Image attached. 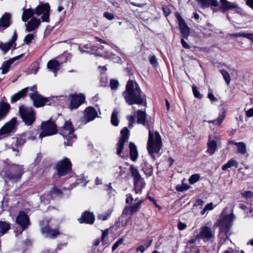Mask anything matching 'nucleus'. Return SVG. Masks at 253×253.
I'll use <instances>...</instances> for the list:
<instances>
[{"label":"nucleus","mask_w":253,"mask_h":253,"mask_svg":"<svg viewBox=\"0 0 253 253\" xmlns=\"http://www.w3.org/2000/svg\"><path fill=\"white\" fill-rule=\"evenodd\" d=\"M246 114L248 117H252L253 116V108H250L246 111Z\"/></svg>","instance_id":"obj_62"},{"label":"nucleus","mask_w":253,"mask_h":253,"mask_svg":"<svg viewBox=\"0 0 253 253\" xmlns=\"http://www.w3.org/2000/svg\"><path fill=\"white\" fill-rule=\"evenodd\" d=\"M146 116L145 111L139 110L137 111V123L143 125L149 129L147 149L148 152L152 155L153 153H157L160 151L162 143L159 133L156 131L154 134L150 130L149 125L146 122Z\"/></svg>","instance_id":"obj_2"},{"label":"nucleus","mask_w":253,"mask_h":253,"mask_svg":"<svg viewBox=\"0 0 253 253\" xmlns=\"http://www.w3.org/2000/svg\"><path fill=\"white\" fill-rule=\"evenodd\" d=\"M23 172V167L22 166H13L7 170H2L0 174L5 182L8 180L16 182L20 179Z\"/></svg>","instance_id":"obj_3"},{"label":"nucleus","mask_w":253,"mask_h":253,"mask_svg":"<svg viewBox=\"0 0 253 253\" xmlns=\"http://www.w3.org/2000/svg\"><path fill=\"white\" fill-rule=\"evenodd\" d=\"M220 72L222 75L227 84L229 85L231 81V77L229 74L225 70H221Z\"/></svg>","instance_id":"obj_41"},{"label":"nucleus","mask_w":253,"mask_h":253,"mask_svg":"<svg viewBox=\"0 0 253 253\" xmlns=\"http://www.w3.org/2000/svg\"><path fill=\"white\" fill-rule=\"evenodd\" d=\"M187 225L185 223L179 221L178 224V229L180 230H184L186 228Z\"/></svg>","instance_id":"obj_61"},{"label":"nucleus","mask_w":253,"mask_h":253,"mask_svg":"<svg viewBox=\"0 0 253 253\" xmlns=\"http://www.w3.org/2000/svg\"><path fill=\"white\" fill-rule=\"evenodd\" d=\"M126 203L127 204H130L133 200V198L131 194H127Z\"/></svg>","instance_id":"obj_58"},{"label":"nucleus","mask_w":253,"mask_h":253,"mask_svg":"<svg viewBox=\"0 0 253 253\" xmlns=\"http://www.w3.org/2000/svg\"><path fill=\"white\" fill-rule=\"evenodd\" d=\"M149 61L153 66L156 67L158 65L157 59L154 55H152L150 57Z\"/></svg>","instance_id":"obj_54"},{"label":"nucleus","mask_w":253,"mask_h":253,"mask_svg":"<svg viewBox=\"0 0 253 253\" xmlns=\"http://www.w3.org/2000/svg\"><path fill=\"white\" fill-rule=\"evenodd\" d=\"M16 119L13 118L9 122L7 123L0 129V136L12 132L16 127Z\"/></svg>","instance_id":"obj_19"},{"label":"nucleus","mask_w":253,"mask_h":253,"mask_svg":"<svg viewBox=\"0 0 253 253\" xmlns=\"http://www.w3.org/2000/svg\"><path fill=\"white\" fill-rule=\"evenodd\" d=\"M12 45V44L10 42L7 43H3L0 42V49L4 52H7Z\"/></svg>","instance_id":"obj_42"},{"label":"nucleus","mask_w":253,"mask_h":253,"mask_svg":"<svg viewBox=\"0 0 253 253\" xmlns=\"http://www.w3.org/2000/svg\"><path fill=\"white\" fill-rule=\"evenodd\" d=\"M196 1L202 8L218 5V2L216 0H196Z\"/></svg>","instance_id":"obj_28"},{"label":"nucleus","mask_w":253,"mask_h":253,"mask_svg":"<svg viewBox=\"0 0 253 253\" xmlns=\"http://www.w3.org/2000/svg\"><path fill=\"white\" fill-rule=\"evenodd\" d=\"M49 10L50 6L48 3H40L37 6L35 9V12L37 15H40L42 14L41 18L43 22H49Z\"/></svg>","instance_id":"obj_12"},{"label":"nucleus","mask_w":253,"mask_h":253,"mask_svg":"<svg viewBox=\"0 0 253 253\" xmlns=\"http://www.w3.org/2000/svg\"><path fill=\"white\" fill-rule=\"evenodd\" d=\"M193 92L194 96L196 98L201 99L202 98V95L200 93L199 91L197 90L196 86H192Z\"/></svg>","instance_id":"obj_51"},{"label":"nucleus","mask_w":253,"mask_h":253,"mask_svg":"<svg viewBox=\"0 0 253 253\" xmlns=\"http://www.w3.org/2000/svg\"><path fill=\"white\" fill-rule=\"evenodd\" d=\"M163 10L166 16H168L171 13L170 9L167 6H164L163 7Z\"/></svg>","instance_id":"obj_57"},{"label":"nucleus","mask_w":253,"mask_h":253,"mask_svg":"<svg viewBox=\"0 0 253 253\" xmlns=\"http://www.w3.org/2000/svg\"><path fill=\"white\" fill-rule=\"evenodd\" d=\"M221 3L220 8L223 11L228 10L232 8H237L238 5L235 3L227 1V0H220Z\"/></svg>","instance_id":"obj_27"},{"label":"nucleus","mask_w":253,"mask_h":253,"mask_svg":"<svg viewBox=\"0 0 253 253\" xmlns=\"http://www.w3.org/2000/svg\"><path fill=\"white\" fill-rule=\"evenodd\" d=\"M110 84L111 88L113 90L117 89L119 86V82L115 80H111Z\"/></svg>","instance_id":"obj_49"},{"label":"nucleus","mask_w":253,"mask_h":253,"mask_svg":"<svg viewBox=\"0 0 253 253\" xmlns=\"http://www.w3.org/2000/svg\"><path fill=\"white\" fill-rule=\"evenodd\" d=\"M52 195L55 196H60L62 195V191L57 188L56 187H53L51 190Z\"/></svg>","instance_id":"obj_46"},{"label":"nucleus","mask_w":253,"mask_h":253,"mask_svg":"<svg viewBox=\"0 0 253 253\" xmlns=\"http://www.w3.org/2000/svg\"><path fill=\"white\" fill-rule=\"evenodd\" d=\"M34 38V35L33 34H29L25 36L24 42L28 44L31 42Z\"/></svg>","instance_id":"obj_48"},{"label":"nucleus","mask_w":253,"mask_h":253,"mask_svg":"<svg viewBox=\"0 0 253 253\" xmlns=\"http://www.w3.org/2000/svg\"><path fill=\"white\" fill-rule=\"evenodd\" d=\"M23 54H21L20 55L17 56L15 57H13L12 59L8 61H6L3 62L1 67L0 68V70H1V73L2 74H6L9 70V67L10 65L16 60L19 59L23 56Z\"/></svg>","instance_id":"obj_24"},{"label":"nucleus","mask_w":253,"mask_h":253,"mask_svg":"<svg viewBox=\"0 0 253 253\" xmlns=\"http://www.w3.org/2000/svg\"><path fill=\"white\" fill-rule=\"evenodd\" d=\"M119 111L117 109H115L112 112L111 115V123L114 126H117L119 125V120L118 115Z\"/></svg>","instance_id":"obj_37"},{"label":"nucleus","mask_w":253,"mask_h":253,"mask_svg":"<svg viewBox=\"0 0 253 253\" xmlns=\"http://www.w3.org/2000/svg\"><path fill=\"white\" fill-rule=\"evenodd\" d=\"M225 117V112L224 110H223L221 112H220L219 114V116L216 120H212L210 121V123H213L214 125H219L222 122L223 119Z\"/></svg>","instance_id":"obj_36"},{"label":"nucleus","mask_w":253,"mask_h":253,"mask_svg":"<svg viewBox=\"0 0 253 253\" xmlns=\"http://www.w3.org/2000/svg\"><path fill=\"white\" fill-rule=\"evenodd\" d=\"M11 19V14L5 12L0 19V28L3 29L8 27L10 25V20Z\"/></svg>","instance_id":"obj_25"},{"label":"nucleus","mask_w":253,"mask_h":253,"mask_svg":"<svg viewBox=\"0 0 253 253\" xmlns=\"http://www.w3.org/2000/svg\"><path fill=\"white\" fill-rule=\"evenodd\" d=\"M181 43L182 46L186 49H189L190 46V45L186 42L183 39H181Z\"/></svg>","instance_id":"obj_60"},{"label":"nucleus","mask_w":253,"mask_h":253,"mask_svg":"<svg viewBox=\"0 0 253 253\" xmlns=\"http://www.w3.org/2000/svg\"><path fill=\"white\" fill-rule=\"evenodd\" d=\"M37 134V131L34 129L26 132L24 135L28 140H34L36 138Z\"/></svg>","instance_id":"obj_39"},{"label":"nucleus","mask_w":253,"mask_h":253,"mask_svg":"<svg viewBox=\"0 0 253 253\" xmlns=\"http://www.w3.org/2000/svg\"><path fill=\"white\" fill-rule=\"evenodd\" d=\"M29 87H26L22 89L18 92L15 93L11 97V102L14 103L19 100L22 97H24L25 94L28 92Z\"/></svg>","instance_id":"obj_29"},{"label":"nucleus","mask_w":253,"mask_h":253,"mask_svg":"<svg viewBox=\"0 0 253 253\" xmlns=\"http://www.w3.org/2000/svg\"><path fill=\"white\" fill-rule=\"evenodd\" d=\"M133 184L134 190L136 194L141 193L142 189L145 186V181L142 177L133 181Z\"/></svg>","instance_id":"obj_26"},{"label":"nucleus","mask_w":253,"mask_h":253,"mask_svg":"<svg viewBox=\"0 0 253 253\" xmlns=\"http://www.w3.org/2000/svg\"><path fill=\"white\" fill-rule=\"evenodd\" d=\"M40 226L42 233L47 238H53L60 234L57 229L51 228L53 226L52 221L48 218H45L41 221Z\"/></svg>","instance_id":"obj_7"},{"label":"nucleus","mask_w":253,"mask_h":253,"mask_svg":"<svg viewBox=\"0 0 253 253\" xmlns=\"http://www.w3.org/2000/svg\"><path fill=\"white\" fill-rule=\"evenodd\" d=\"M10 228L9 224L4 221H0V233L3 235Z\"/></svg>","instance_id":"obj_38"},{"label":"nucleus","mask_w":253,"mask_h":253,"mask_svg":"<svg viewBox=\"0 0 253 253\" xmlns=\"http://www.w3.org/2000/svg\"><path fill=\"white\" fill-rule=\"evenodd\" d=\"M180 32L183 38L187 39L189 35V28L185 23L184 20L181 17L178 18Z\"/></svg>","instance_id":"obj_23"},{"label":"nucleus","mask_w":253,"mask_h":253,"mask_svg":"<svg viewBox=\"0 0 253 253\" xmlns=\"http://www.w3.org/2000/svg\"><path fill=\"white\" fill-rule=\"evenodd\" d=\"M19 112L25 124L30 126L35 121V113L32 108L20 106Z\"/></svg>","instance_id":"obj_9"},{"label":"nucleus","mask_w":253,"mask_h":253,"mask_svg":"<svg viewBox=\"0 0 253 253\" xmlns=\"http://www.w3.org/2000/svg\"><path fill=\"white\" fill-rule=\"evenodd\" d=\"M108 229H106L105 230L102 231V236H101V240L102 242H104V241L105 240L106 237L108 236Z\"/></svg>","instance_id":"obj_59"},{"label":"nucleus","mask_w":253,"mask_h":253,"mask_svg":"<svg viewBox=\"0 0 253 253\" xmlns=\"http://www.w3.org/2000/svg\"><path fill=\"white\" fill-rule=\"evenodd\" d=\"M243 196L247 199H250L253 197V192L251 191H245L243 193Z\"/></svg>","instance_id":"obj_56"},{"label":"nucleus","mask_w":253,"mask_h":253,"mask_svg":"<svg viewBox=\"0 0 253 253\" xmlns=\"http://www.w3.org/2000/svg\"><path fill=\"white\" fill-rule=\"evenodd\" d=\"M237 163L236 161L231 159L226 164L224 165L222 167V169L223 170H225L227 169L231 168L232 167H233L234 166H237Z\"/></svg>","instance_id":"obj_40"},{"label":"nucleus","mask_w":253,"mask_h":253,"mask_svg":"<svg viewBox=\"0 0 253 253\" xmlns=\"http://www.w3.org/2000/svg\"><path fill=\"white\" fill-rule=\"evenodd\" d=\"M123 239L121 238L118 240L116 242H115L112 247V251H114L115 250H116L120 245L123 244Z\"/></svg>","instance_id":"obj_53"},{"label":"nucleus","mask_w":253,"mask_h":253,"mask_svg":"<svg viewBox=\"0 0 253 253\" xmlns=\"http://www.w3.org/2000/svg\"><path fill=\"white\" fill-rule=\"evenodd\" d=\"M85 100V96L81 94L74 95L72 96L69 108L71 110L78 108Z\"/></svg>","instance_id":"obj_18"},{"label":"nucleus","mask_w":253,"mask_h":253,"mask_svg":"<svg viewBox=\"0 0 253 253\" xmlns=\"http://www.w3.org/2000/svg\"><path fill=\"white\" fill-rule=\"evenodd\" d=\"M123 96L128 105H146V96L135 81L130 80L128 81L126 89L123 93Z\"/></svg>","instance_id":"obj_1"},{"label":"nucleus","mask_w":253,"mask_h":253,"mask_svg":"<svg viewBox=\"0 0 253 253\" xmlns=\"http://www.w3.org/2000/svg\"><path fill=\"white\" fill-rule=\"evenodd\" d=\"M26 142V140L22 137H12L5 144L6 149H11L16 152L15 156L18 155V152L23 145Z\"/></svg>","instance_id":"obj_10"},{"label":"nucleus","mask_w":253,"mask_h":253,"mask_svg":"<svg viewBox=\"0 0 253 253\" xmlns=\"http://www.w3.org/2000/svg\"><path fill=\"white\" fill-rule=\"evenodd\" d=\"M143 199H139L137 198L135 199V203L131 206H126L123 211V215H129L132 216L134 213L137 212L140 209L141 204L143 203Z\"/></svg>","instance_id":"obj_13"},{"label":"nucleus","mask_w":253,"mask_h":253,"mask_svg":"<svg viewBox=\"0 0 253 253\" xmlns=\"http://www.w3.org/2000/svg\"><path fill=\"white\" fill-rule=\"evenodd\" d=\"M224 253H244L243 251H239V250L237 251V250H232L231 252L229 251H225Z\"/></svg>","instance_id":"obj_64"},{"label":"nucleus","mask_w":253,"mask_h":253,"mask_svg":"<svg viewBox=\"0 0 253 253\" xmlns=\"http://www.w3.org/2000/svg\"><path fill=\"white\" fill-rule=\"evenodd\" d=\"M69 55L67 53H64L58 57V59H60L59 60L53 59L47 62V68L53 72L55 77L57 75L60 65L67 61V57Z\"/></svg>","instance_id":"obj_8"},{"label":"nucleus","mask_w":253,"mask_h":253,"mask_svg":"<svg viewBox=\"0 0 253 253\" xmlns=\"http://www.w3.org/2000/svg\"><path fill=\"white\" fill-rule=\"evenodd\" d=\"M142 169L147 177L151 176L153 172V169L151 166L145 164L143 167Z\"/></svg>","instance_id":"obj_43"},{"label":"nucleus","mask_w":253,"mask_h":253,"mask_svg":"<svg viewBox=\"0 0 253 253\" xmlns=\"http://www.w3.org/2000/svg\"><path fill=\"white\" fill-rule=\"evenodd\" d=\"M95 109L92 107H87L84 111L85 123L93 120L97 116Z\"/></svg>","instance_id":"obj_20"},{"label":"nucleus","mask_w":253,"mask_h":253,"mask_svg":"<svg viewBox=\"0 0 253 253\" xmlns=\"http://www.w3.org/2000/svg\"><path fill=\"white\" fill-rule=\"evenodd\" d=\"M23 13L22 15V20L24 22H26L29 20L30 18L32 17L35 13L31 8H23Z\"/></svg>","instance_id":"obj_30"},{"label":"nucleus","mask_w":253,"mask_h":253,"mask_svg":"<svg viewBox=\"0 0 253 253\" xmlns=\"http://www.w3.org/2000/svg\"><path fill=\"white\" fill-rule=\"evenodd\" d=\"M236 37L243 36L252 41H253V34L250 33H243L242 34H236L234 35Z\"/></svg>","instance_id":"obj_47"},{"label":"nucleus","mask_w":253,"mask_h":253,"mask_svg":"<svg viewBox=\"0 0 253 253\" xmlns=\"http://www.w3.org/2000/svg\"><path fill=\"white\" fill-rule=\"evenodd\" d=\"M200 176L198 174H195L192 175L189 179V182L190 184H194L199 181Z\"/></svg>","instance_id":"obj_45"},{"label":"nucleus","mask_w":253,"mask_h":253,"mask_svg":"<svg viewBox=\"0 0 253 253\" xmlns=\"http://www.w3.org/2000/svg\"><path fill=\"white\" fill-rule=\"evenodd\" d=\"M106 57L107 58L112 59L114 62H118L121 60V58L119 56H117L115 54L112 53L106 55Z\"/></svg>","instance_id":"obj_50"},{"label":"nucleus","mask_w":253,"mask_h":253,"mask_svg":"<svg viewBox=\"0 0 253 253\" xmlns=\"http://www.w3.org/2000/svg\"><path fill=\"white\" fill-rule=\"evenodd\" d=\"M121 137L117 144V153L121 156L124 149V144L128 141L129 136V131L126 127H124L121 131Z\"/></svg>","instance_id":"obj_14"},{"label":"nucleus","mask_w":253,"mask_h":253,"mask_svg":"<svg viewBox=\"0 0 253 253\" xmlns=\"http://www.w3.org/2000/svg\"><path fill=\"white\" fill-rule=\"evenodd\" d=\"M71 167L72 164L67 158L59 161L56 166L58 175L60 177L65 175L71 170Z\"/></svg>","instance_id":"obj_11"},{"label":"nucleus","mask_w":253,"mask_h":253,"mask_svg":"<svg viewBox=\"0 0 253 253\" xmlns=\"http://www.w3.org/2000/svg\"><path fill=\"white\" fill-rule=\"evenodd\" d=\"M103 16L109 20H112L115 18V16L112 13L106 11L103 13Z\"/></svg>","instance_id":"obj_52"},{"label":"nucleus","mask_w":253,"mask_h":253,"mask_svg":"<svg viewBox=\"0 0 253 253\" xmlns=\"http://www.w3.org/2000/svg\"><path fill=\"white\" fill-rule=\"evenodd\" d=\"M217 149L216 142L214 140H211V137H209V141L208 143V149L207 152L210 155H212Z\"/></svg>","instance_id":"obj_32"},{"label":"nucleus","mask_w":253,"mask_h":253,"mask_svg":"<svg viewBox=\"0 0 253 253\" xmlns=\"http://www.w3.org/2000/svg\"><path fill=\"white\" fill-rule=\"evenodd\" d=\"M94 215L92 213L88 211H85L78 220L80 223L84 222L87 224H92L94 223Z\"/></svg>","instance_id":"obj_21"},{"label":"nucleus","mask_w":253,"mask_h":253,"mask_svg":"<svg viewBox=\"0 0 253 253\" xmlns=\"http://www.w3.org/2000/svg\"><path fill=\"white\" fill-rule=\"evenodd\" d=\"M10 108V105L9 104L1 102L0 103V121L3 119L6 114Z\"/></svg>","instance_id":"obj_31"},{"label":"nucleus","mask_w":253,"mask_h":253,"mask_svg":"<svg viewBox=\"0 0 253 253\" xmlns=\"http://www.w3.org/2000/svg\"><path fill=\"white\" fill-rule=\"evenodd\" d=\"M130 171L133 177V181L142 177L139 172L138 169L133 165H131L130 167Z\"/></svg>","instance_id":"obj_35"},{"label":"nucleus","mask_w":253,"mask_h":253,"mask_svg":"<svg viewBox=\"0 0 253 253\" xmlns=\"http://www.w3.org/2000/svg\"><path fill=\"white\" fill-rule=\"evenodd\" d=\"M237 147V152L241 155H245L247 153V149L246 144L243 142H240L238 143H235Z\"/></svg>","instance_id":"obj_34"},{"label":"nucleus","mask_w":253,"mask_h":253,"mask_svg":"<svg viewBox=\"0 0 253 253\" xmlns=\"http://www.w3.org/2000/svg\"><path fill=\"white\" fill-rule=\"evenodd\" d=\"M40 23V19L32 18L27 23L25 24V31L27 32L34 31L38 27Z\"/></svg>","instance_id":"obj_22"},{"label":"nucleus","mask_w":253,"mask_h":253,"mask_svg":"<svg viewBox=\"0 0 253 253\" xmlns=\"http://www.w3.org/2000/svg\"><path fill=\"white\" fill-rule=\"evenodd\" d=\"M16 222L21 227L23 231L30 224V220L24 211H20L16 218Z\"/></svg>","instance_id":"obj_17"},{"label":"nucleus","mask_w":253,"mask_h":253,"mask_svg":"<svg viewBox=\"0 0 253 253\" xmlns=\"http://www.w3.org/2000/svg\"><path fill=\"white\" fill-rule=\"evenodd\" d=\"M29 95L37 108L44 106L48 102L47 98L42 97L38 92L30 93Z\"/></svg>","instance_id":"obj_16"},{"label":"nucleus","mask_w":253,"mask_h":253,"mask_svg":"<svg viewBox=\"0 0 253 253\" xmlns=\"http://www.w3.org/2000/svg\"><path fill=\"white\" fill-rule=\"evenodd\" d=\"M211 222H208L206 225L201 228L200 231L196 236V239L203 240L204 241H209L214 238L215 229L217 227L215 224L211 227Z\"/></svg>","instance_id":"obj_5"},{"label":"nucleus","mask_w":253,"mask_h":253,"mask_svg":"<svg viewBox=\"0 0 253 253\" xmlns=\"http://www.w3.org/2000/svg\"><path fill=\"white\" fill-rule=\"evenodd\" d=\"M114 170L116 172L115 175L117 177L122 176L125 172V169L122 166L115 168Z\"/></svg>","instance_id":"obj_44"},{"label":"nucleus","mask_w":253,"mask_h":253,"mask_svg":"<svg viewBox=\"0 0 253 253\" xmlns=\"http://www.w3.org/2000/svg\"><path fill=\"white\" fill-rule=\"evenodd\" d=\"M146 250V248H145L143 245L140 246L136 248V251L140 252L141 253H143Z\"/></svg>","instance_id":"obj_63"},{"label":"nucleus","mask_w":253,"mask_h":253,"mask_svg":"<svg viewBox=\"0 0 253 253\" xmlns=\"http://www.w3.org/2000/svg\"><path fill=\"white\" fill-rule=\"evenodd\" d=\"M233 219V214L231 213L229 215H226L222 217L220 220L219 221H217L215 224H216L217 227H220L221 230L227 231L232 224Z\"/></svg>","instance_id":"obj_15"},{"label":"nucleus","mask_w":253,"mask_h":253,"mask_svg":"<svg viewBox=\"0 0 253 253\" xmlns=\"http://www.w3.org/2000/svg\"><path fill=\"white\" fill-rule=\"evenodd\" d=\"M110 214H111V212L108 211L106 213L100 214L98 216V218L102 220H105L108 218V217L110 215Z\"/></svg>","instance_id":"obj_55"},{"label":"nucleus","mask_w":253,"mask_h":253,"mask_svg":"<svg viewBox=\"0 0 253 253\" xmlns=\"http://www.w3.org/2000/svg\"><path fill=\"white\" fill-rule=\"evenodd\" d=\"M42 132L39 134V137L50 136L57 132V126L53 121L50 119L48 121L42 122L40 126Z\"/></svg>","instance_id":"obj_6"},{"label":"nucleus","mask_w":253,"mask_h":253,"mask_svg":"<svg viewBox=\"0 0 253 253\" xmlns=\"http://www.w3.org/2000/svg\"><path fill=\"white\" fill-rule=\"evenodd\" d=\"M74 127L71 122L66 121L65 122L60 132L65 139L64 141L65 145L71 146L73 141L76 139V135L74 134Z\"/></svg>","instance_id":"obj_4"},{"label":"nucleus","mask_w":253,"mask_h":253,"mask_svg":"<svg viewBox=\"0 0 253 253\" xmlns=\"http://www.w3.org/2000/svg\"><path fill=\"white\" fill-rule=\"evenodd\" d=\"M130 156L133 161H135L138 157V152L136 146L134 143L130 142L129 143Z\"/></svg>","instance_id":"obj_33"}]
</instances>
